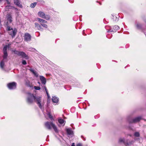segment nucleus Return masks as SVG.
I'll list each match as a JSON object with an SVG mask.
<instances>
[{
	"label": "nucleus",
	"instance_id": "obj_1",
	"mask_svg": "<svg viewBox=\"0 0 146 146\" xmlns=\"http://www.w3.org/2000/svg\"><path fill=\"white\" fill-rule=\"evenodd\" d=\"M45 126L46 128L50 130L52 127L56 132H58V130L55 125L52 122L47 121L45 123Z\"/></svg>",
	"mask_w": 146,
	"mask_h": 146
},
{
	"label": "nucleus",
	"instance_id": "obj_2",
	"mask_svg": "<svg viewBox=\"0 0 146 146\" xmlns=\"http://www.w3.org/2000/svg\"><path fill=\"white\" fill-rule=\"evenodd\" d=\"M37 15L40 17L44 19L47 20L50 19V16L48 15H46L44 12L42 11H39L37 13Z\"/></svg>",
	"mask_w": 146,
	"mask_h": 146
},
{
	"label": "nucleus",
	"instance_id": "obj_3",
	"mask_svg": "<svg viewBox=\"0 0 146 146\" xmlns=\"http://www.w3.org/2000/svg\"><path fill=\"white\" fill-rule=\"evenodd\" d=\"M118 142L119 143H123L125 145L128 146L134 143V141L132 140L129 141V140H127L125 141L124 138H120L119 139Z\"/></svg>",
	"mask_w": 146,
	"mask_h": 146
},
{
	"label": "nucleus",
	"instance_id": "obj_4",
	"mask_svg": "<svg viewBox=\"0 0 146 146\" xmlns=\"http://www.w3.org/2000/svg\"><path fill=\"white\" fill-rule=\"evenodd\" d=\"M41 97L39 96H35L34 101L38 104L39 107L40 108L42 109L43 104L41 102Z\"/></svg>",
	"mask_w": 146,
	"mask_h": 146
},
{
	"label": "nucleus",
	"instance_id": "obj_5",
	"mask_svg": "<svg viewBox=\"0 0 146 146\" xmlns=\"http://www.w3.org/2000/svg\"><path fill=\"white\" fill-rule=\"evenodd\" d=\"M35 20L36 21L38 22L43 27H47V25L46 24L47 23V22L46 20L39 18H36L35 19Z\"/></svg>",
	"mask_w": 146,
	"mask_h": 146
},
{
	"label": "nucleus",
	"instance_id": "obj_6",
	"mask_svg": "<svg viewBox=\"0 0 146 146\" xmlns=\"http://www.w3.org/2000/svg\"><path fill=\"white\" fill-rule=\"evenodd\" d=\"M35 96L33 94L30 93H28V96L27 98V102L29 104L32 103L34 101Z\"/></svg>",
	"mask_w": 146,
	"mask_h": 146
},
{
	"label": "nucleus",
	"instance_id": "obj_7",
	"mask_svg": "<svg viewBox=\"0 0 146 146\" xmlns=\"http://www.w3.org/2000/svg\"><path fill=\"white\" fill-rule=\"evenodd\" d=\"M15 54H17L18 56H21L22 58H25L27 59H29L28 56L23 52H19L18 51H14Z\"/></svg>",
	"mask_w": 146,
	"mask_h": 146
},
{
	"label": "nucleus",
	"instance_id": "obj_8",
	"mask_svg": "<svg viewBox=\"0 0 146 146\" xmlns=\"http://www.w3.org/2000/svg\"><path fill=\"white\" fill-rule=\"evenodd\" d=\"M7 30L9 31V33L12 37H13L15 36L17 32V30L16 28H8Z\"/></svg>",
	"mask_w": 146,
	"mask_h": 146
},
{
	"label": "nucleus",
	"instance_id": "obj_9",
	"mask_svg": "<svg viewBox=\"0 0 146 146\" xmlns=\"http://www.w3.org/2000/svg\"><path fill=\"white\" fill-rule=\"evenodd\" d=\"M16 86L17 83L15 82L9 83L7 85V87L10 90H13L15 89L16 87Z\"/></svg>",
	"mask_w": 146,
	"mask_h": 146
},
{
	"label": "nucleus",
	"instance_id": "obj_10",
	"mask_svg": "<svg viewBox=\"0 0 146 146\" xmlns=\"http://www.w3.org/2000/svg\"><path fill=\"white\" fill-rule=\"evenodd\" d=\"M25 40L27 42L31 41V35L28 33H25L24 36Z\"/></svg>",
	"mask_w": 146,
	"mask_h": 146
},
{
	"label": "nucleus",
	"instance_id": "obj_11",
	"mask_svg": "<svg viewBox=\"0 0 146 146\" xmlns=\"http://www.w3.org/2000/svg\"><path fill=\"white\" fill-rule=\"evenodd\" d=\"M141 119V117L140 116L138 117L129 121L130 123H135L139 121Z\"/></svg>",
	"mask_w": 146,
	"mask_h": 146
},
{
	"label": "nucleus",
	"instance_id": "obj_12",
	"mask_svg": "<svg viewBox=\"0 0 146 146\" xmlns=\"http://www.w3.org/2000/svg\"><path fill=\"white\" fill-rule=\"evenodd\" d=\"M40 78L42 84H43V86L42 87L44 88V86H45V84L46 83V79L44 78V77L42 76H40Z\"/></svg>",
	"mask_w": 146,
	"mask_h": 146
},
{
	"label": "nucleus",
	"instance_id": "obj_13",
	"mask_svg": "<svg viewBox=\"0 0 146 146\" xmlns=\"http://www.w3.org/2000/svg\"><path fill=\"white\" fill-rule=\"evenodd\" d=\"M7 22L6 25L8 24V22H9L11 23L12 21V17L11 15L10 14H7Z\"/></svg>",
	"mask_w": 146,
	"mask_h": 146
},
{
	"label": "nucleus",
	"instance_id": "obj_14",
	"mask_svg": "<svg viewBox=\"0 0 146 146\" xmlns=\"http://www.w3.org/2000/svg\"><path fill=\"white\" fill-rule=\"evenodd\" d=\"M58 122L60 125L63 126L66 123V121L61 118H59L58 119Z\"/></svg>",
	"mask_w": 146,
	"mask_h": 146
},
{
	"label": "nucleus",
	"instance_id": "obj_15",
	"mask_svg": "<svg viewBox=\"0 0 146 146\" xmlns=\"http://www.w3.org/2000/svg\"><path fill=\"white\" fill-rule=\"evenodd\" d=\"M29 70L36 77H38V75L37 72L34 69L32 68H30Z\"/></svg>",
	"mask_w": 146,
	"mask_h": 146
},
{
	"label": "nucleus",
	"instance_id": "obj_16",
	"mask_svg": "<svg viewBox=\"0 0 146 146\" xmlns=\"http://www.w3.org/2000/svg\"><path fill=\"white\" fill-rule=\"evenodd\" d=\"M14 2L15 4L18 6L20 8L22 7V5L20 4V2L18 0H14Z\"/></svg>",
	"mask_w": 146,
	"mask_h": 146
},
{
	"label": "nucleus",
	"instance_id": "obj_17",
	"mask_svg": "<svg viewBox=\"0 0 146 146\" xmlns=\"http://www.w3.org/2000/svg\"><path fill=\"white\" fill-rule=\"evenodd\" d=\"M52 101L53 103H57L58 101V98L56 97L53 96L52 99Z\"/></svg>",
	"mask_w": 146,
	"mask_h": 146
},
{
	"label": "nucleus",
	"instance_id": "obj_18",
	"mask_svg": "<svg viewBox=\"0 0 146 146\" xmlns=\"http://www.w3.org/2000/svg\"><path fill=\"white\" fill-rule=\"evenodd\" d=\"M117 30V29H116L115 28H110V29L108 30H107V32L108 33L115 32Z\"/></svg>",
	"mask_w": 146,
	"mask_h": 146
},
{
	"label": "nucleus",
	"instance_id": "obj_19",
	"mask_svg": "<svg viewBox=\"0 0 146 146\" xmlns=\"http://www.w3.org/2000/svg\"><path fill=\"white\" fill-rule=\"evenodd\" d=\"M66 131L67 134L69 135H73V132L71 129H66Z\"/></svg>",
	"mask_w": 146,
	"mask_h": 146
},
{
	"label": "nucleus",
	"instance_id": "obj_20",
	"mask_svg": "<svg viewBox=\"0 0 146 146\" xmlns=\"http://www.w3.org/2000/svg\"><path fill=\"white\" fill-rule=\"evenodd\" d=\"M5 60H3L1 61L0 63V66L2 69H4V62Z\"/></svg>",
	"mask_w": 146,
	"mask_h": 146
},
{
	"label": "nucleus",
	"instance_id": "obj_21",
	"mask_svg": "<svg viewBox=\"0 0 146 146\" xmlns=\"http://www.w3.org/2000/svg\"><path fill=\"white\" fill-rule=\"evenodd\" d=\"M13 9H17L16 8H15L14 7H13L12 6H6V7L5 8V10L6 11H7L9 9H13Z\"/></svg>",
	"mask_w": 146,
	"mask_h": 146
},
{
	"label": "nucleus",
	"instance_id": "obj_22",
	"mask_svg": "<svg viewBox=\"0 0 146 146\" xmlns=\"http://www.w3.org/2000/svg\"><path fill=\"white\" fill-rule=\"evenodd\" d=\"M4 55L3 56V60H6L7 57V56L8 54L7 53V52L5 51V52H3Z\"/></svg>",
	"mask_w": 146,
	"mask_h": 146
},
{
	"label": "nucleus",
	"instance_id": "obj_23",
	"mask_svg": "<svg viewBox=\"0 0 146 146\" xmlns=\"http://www.w3.org/2000/svg\"><path fill=\"white\" fill-rule=\"evenodd\" d=\"M26 85L27 86L29 87H31V83L28 80H27L26 82Z\"/></svg>",
	"mask_w": 146,
	"mask_h": 146
},
{
	"label": "nucleus",
	"instance_id": "obj_24",
	"mask_svg": "<svg viewBox=\"0 0 146 146\" xmlns=\"http://www.w3.org/2000/svg\"><path fill=\"white\" fill-rule=\"evenodd\" d=\"M44 88L46 92V94H47V97H48V98H50V96H49V95L48 93V91H47V88L46 86H44Z\"/></svg>",
	"mask_w": 146,
	"mask_h": 146
},
{
	"label": "nucleus",
	"instance_id": "obj_25",
	"mask_svg": "<svg viewBox=\"0 0 146 146\" xmlns=\"http://www.w3.org/2000/svg\"><path fill=\"white\" fill-rule=\"evenodd\" d=\"M37 4V3L36 2L33 3L31 4L30 5V7L31 8H34Z\"/></svg>",
	"mask_w": 146,
	"mask_h": 146
},
{
	"label": "nucleus",
	"instance_id": "obj_26",
	"mask_svg": "<svg viewBox=\"0 0 146 146\" xmlns=\"http://www.w3.org/2000/svg\"><path fill=\"white\" fill-rule=\"evenodd\" d=\"M136 26L137 27H140L142 26V25L139 23H136Z\"/></svg>",
	"mask_w": 146,
	"mask_h": 146
},
{
	"label": "nucleus",
	"instance_id": "obj_27",
	"mask_svg": "<svg viewBox=\"0 0 146 146\" xmlns=\"http://www.w3.org/2000/svg\"><path fill=\"white\" fill-rule=\"evenodd\" d=\"M48 116L50 119L51 120H53V119L52 116L50 114V113H48Z\"/></svg>",
	"mask_w": 146,
	"mask_h": 146
},
{
	"label": "nucleus",
	"instance_id": "obj_28",
	"mask_svg": "<svg viewBox=\"0 0 146 146\" xmlns=\"http://www.w3.org/2000/svg\"><path fill=\"white\" fill-rule=\"evenodd\" d=\"M134 136L136 137H138L140 136V134L138 132H136L134 133Z\"/></svg>",
	"mask_w": 146,
	"mask_h": 146
},
{
	"label": "nucleus",
	"instance_id": "obj_29",
	"mask_svg": "<svg viewBox=\"0 0 146 146\" xmlns=\"http://www.w3.org/2000/svg\"><path fill=\"white\" fill-rule=\"evenodd\" d=\"M34 88L36 90H39L40 89V88L39 86H34Z\"/></svg>",
	"mask_w": 146,
	"mask_h": 146
},
{
	"label": "nucleus",
	"instance_id": "obj_30",
	"mask_svg": "<svg viewBox=\"0 0 146 146\" xmlns=\"http://www.w3.org/2000/svg\"><path fill=\"white\" fill-rule=\"evenodd\" d=\"M22 63L23 64L25 65L27 64V62L25 60H23L22 61Z\"/></svg>",
	"mask_w": 146,
	"mask_h": 146
},
{
	"label": "nucleus",
	"instance_id": "obj_31",
	"mask_svg": "<svg viewBox=\"0 0 146 146\" xmlns=\"http://www.w3.org/2000/svg\"><path fill=\"white\" fill-rule=\"evenodd\" d=\"M7 47L6 46H4L3 48V52H5V51L7 52Z\"/></svg>",
	"mask_w": 146,
	"mask_h": 146
},
{
	"label": "nucleus",
	"instance_id": "obj_32",
	"mask_svg": "<svg viewBox=\"0 0 146 146\" xmlns=\"http://www.w3.org/2000/svg\"><path fill=\"white\" fill-rule=\"evenodd\" d=\"M35 26L36 27H40V25L38 23H35Z\"/></svg>",
	"mask_w": 146,
	"mask_h": 146
},
{
	"label": "nucleus",
	"instance_id": "obj_33",
	"mask_svg": "<svg viewBox=\"0 0 146 146\" xmlns=\"http://www.w3.org/2000/svg\"><path fill=\"white\" fill-rule=\"evenodd\" d=\"M37 1L39 2H40L42 3H44V1L42 0H36Z\"/></svg>",
	"mask_w": 146,
	"mask_h": 146
},
{
	"label": "nucleus",
	"instance_id": "obj_34",
	"mask_svg": "<svg viewBox=\"0 0 146 146\" xmlns=\"http://www.w3.org/2000/svg\"><path fill=\"white\" fill-rule=\"evenodd\" d=\"M76 146H82V145L81 143H79Z\"/></svg>",
	"mask_w": 146,
	"mask_h": 146
},
{
	"label": "nucleus",
	"instance_id": "obj_35",
	"mask_svg": "<svg viewBox=\"0 0 146 146\" xmlns=\"http://www.w3.org/2000/svg\"><path fill=\"white\" fill-rule=\"evenodd\" d=\"M71 146H75L74 143H73Z\"/></svg>",
	"mask_w": 146,
	"mask_h": 146
},
{
	"label": "nucleus",
	"instance_id": "obj_36",
	"mask_svg": "<svg viewBox=\"0 0 146 146\" xmlns=\"http://www.w3.org/2000/svg\"><path fill=\"white\" fill-rule=\"evenodd\" d=\"M7 3L8 4H10V3L9 2V1H8V0H6Z\"/></svg>",
	"mask_w": 146,
	"mask_h": 146
},
{
	"label": "nucleus",
	"instance_id": "obj_37",
	"mask_svg": "<svg viewBox=\"0 0 146 146\" xmlns=\"http://www.w3.org/2000/svg\"><path fill=\"white\" fill-rule=\"evenodd\" d=\"M48 30V28H46V29H45L46 31Z\"/></svg>",
	"mask_w": 146,
	"mask_h": 146
},
{
	"label": "nucleus",
	"instance_id": "obj_38",
	"mask_svg": "<svg viewBox=\"0 0 146 146\" xmlns=\"http://www.w3.org/2000/svg\"><path fill=\"white\" fill-rule=\"evenodd\" d=\"M43 29H42V28H40V29H39V30H40L41 31H42V30Z\"/></svg>",
	"mask_w": 146,
	"mask_h": 146
},
{
	"label": "nucleus",
	"instance_id": "obj_39",
	"mask_svg": "<svg viewBox=\"0 0 146 146\" xmlns=\"http://www.w3.org/2000/svg\"><path fill=\"white\" fill-rule=\"evenodd\" d=\"M38 83L39 84H40V83L39 82H38Z\"/></svg>",
	"mask_w": 146,
	"mask_h": 146
},
{
	"label": "nucleus",
	"instance_id": "obj_40",
	"mask_svg": "<svg viewBox=\"0 0 146 146\" xmlns=\"http://www.w3.org/2000/svg\"><path fill=\"white\" fill-rule=\"evenodd\" d=\"M35 49H34L33 48H32L31 50H35Z\"/></svg>",
	"mask_w": 146,
	"mask_h": 146
}]
</instances>
